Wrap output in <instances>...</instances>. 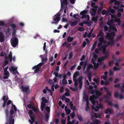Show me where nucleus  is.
I'll list each match as a JSON object with an SVG mask.
<instances>
[{
    "label": "nucleus",
    "mask_w": 124,
    "mask_h": 124,
    "mask_svg": "<svg viewBox=\"0 0 124 124\" xmlns=\"http://www.w3.org/2000/svg\"><path fill=\"white\" fill-rule=\"evenodd\" d=\"M12 108L10 111V115L9 117L8 123L9 124H14V119L13 117V114L14 113V111L16 112L17 111L15 105H13L12 103Z\"/></svg>",
    "instance_id": "obj_2"
},
{
    "label": "nucleus",
    "mask_w": 124,
    "mask_h": 124,
    "mask_svg": "<svg viewBox=\"0 0 124 124\" xmlns=\"http://www.w3.org/2000/svg\"><path fill=\"white\" fill-rule=\"evenodd\" d=\"M93 64L95 69H97L99 67L100 65L99 63H96V62H94Z\"/></svg>",
    "instance_id": "obj_28"
},
{
    "label": "nucleus",
    "mask_w": 124,
    "mask_h": 124,
    "mask_svg": "<svg viewBox=\"0 0 124 124\" xmlns=\"http://www.w3.org/2000/svg\"><path fill=\"white\" fill-rule=\"evenodd\" d=\"M93 124H101V122L99 120L96 119H95L93 121Z\"/></svg>",
    "instance_id": "obj_21"
},
{
    "label": "nucleus",
    "mask_w": 124,
    "mask_h": 124,
    "mask_svg": "<svg viewBox=\"0 0 124 124\" xmlns=\"http://www.w3.org/2000/svg\"><path fill=\"white\" fill-rule=\"evenodd\" d=\"M113 70L114 71H116V70H120L119 68H117L115 67H114L113 68Z\"/></svg>",
    "instance_id": "obj_57"
},
{
    "label": "nucleus",
    "mask_w": 124,
    "mask_h": 124,
    "mask_svg": "<svg viewBox=\"0 0 124 124\" xmlns=\"http://www.w3.org/2000/svg\"><path fill=\"white\" fill-rule=\"evenodd\" d=\"M78 79H77L74 78L73 79V81L74 82V85L75 87H77L78 85V83H77L78 81Z\"/></svg>",
    "instance_id": "obj_23"
},
{
    "label": "nucleus",
    "mask_w": 124,
    "mask_h": 124,
    "mask_svg": "<svg viewBox=\"0 0 124 124\" xmlns=\"http://www.w3.org/2000/svg\"><path fill=\"white\" fill-rule=\"evenodd\" d=\"M102 14L104 15L105 14H106V15H108V13L106 12V10H103L101 12Z\"/></svg>",
    "instance_id": "obj_37"
},
{
    "label": "nucleus",
    "mask_w": 124,
    "mask_h": 124,
    "mask_svg": "<svg viewBox=\"0 0 124 124\" xmlns=\"http://www.w3.org/2000/svg\"><path fill=\"white\" fill-rule=\"evenodd\" d=\"M121 83H120L118 84H117L116 85H114V86L116 87H118L119 88H120V85L121 84H122Z\"/></svg>",
    "instance_id": "obj_40"
},
{
    "label": "nucleus",
    "mask_w": 124,
    "mask_h": 124,
    "mask_svg": "<svg viewBox=\"0 0 124 124\" xmlns=\"http://www.w3.org/2000/svg\"><path fill=\"white\" fill-rule=\"evenodd\" d=\"M53 74L55 75V77H58V73L56 71H54Z\"/></svg>",
    "instance_id": "obj_54"
},
{
    "label": "nucleus",
    "mask_w": 124,
    "mask_h": 124,
    "mask_svg": "<svg viewBox=\"0 0 124 124\" xmlns=\"http://www.w3.org/2000/svg\"><path fill=\"white\" fill-rule=\"evenodd\" d=\"M70 116L72 118H73L75 116V113L74 112H73L72 114L71 113L70 114Z\"/></svg>",
    "instance_id": "obj_61"
},
{
    "label": "nucleus",
    "mask_w": 124,
    "mask_h": 124,
    "mask_svg": "<svg viewBox=\"0 0 124 124\" xmlns=\"http://www.w3.org/2000/svg\"><path fill=\"white\" fill-rule=\"evenodd\" d=\"M44 62H40L37 65H35L32 68V69L34 70V72L35 73H37L39 71L42 65H44Z\"/></svg>",
    "instance_id": "obj_5"
},
{
    "label": "nucleus",
    "mask_w": 124,
    "mask_h": 124,
    "mask_svg": "<svg viewBox=\"0 0 124 124\" xmlns=\"http://www.w3.org/2000/svg\"><path fill=\"white\" fill-rule=\"evenodd\" d=\"M45 120L46 121H48L49 118V115L48 114L46 113L45 114Z\"/></svg>",
    "instance_id": "obj_33"
},
{
    "label": "nucleus",
    "mask_w": 124,
    "mask_h": 124,
    "mask_svg": "<svg viewBox=\"0 0 124 124\" xmlns=\"http://www.w3.org/2000/svg\"><path fill=\"white\" fill-rule=\"evenodd\" d=\"M102 9V6L100 7L98 9L97 11V13L98 14H99L100 13Z\"/></svg>",
    "instance_id": "obj_38"
},
{
    "label": "nucleus",
    "mask_w": 124,
    "mask_h": 124,
    "mask_svg": "<svg viewBox=\"0 0 124 124\" xmlns=\"http://www.w3.org/2000/svg\"><path fill=\"white\" fill-rule=\"evenodd\" d=\"M79 74V72L78 71L75 72L73 74V79H76V77Z\"/></svg>",
    "instance_id": "obj_25"
},
{
    "label": "nucleus",
    "mask_w": 124,
    "mask_h": 124,
    "mask_svg": "<svg viewBox=\"0 0 124 124\" xmlns=\"http://www.w3.org/2000/svg\"><path fill=\"white\" fill-rule=\"evenodd\" d=\"M119 94L117 92H115L114 94V96L116 98H118L119 96Z\"/></svg>",
    "instance_id": "obj_39"
},
{
    "label": "nucleus",
    "mask_w": 124,
    "mask_h": 124,
    "mask_svg": "<svg viewBox=\"0 0 124 124\" xmlns=\"http://www.w3.org/2000/svg\"><path fill=\"white\" fill-rule=\"evenodd\" d=\"M27 107L29 109H31V108H32V105L31 104H29L27 105Z\"/></svg>",
    "instance_id": "obj_63"
},
{
    "label": "nucleus",
    "mask_w": 124,
    "mask_h": 124,
    "mask_svg": "<svg viewBox=\"0 0 124 124\" xmlns=\"http://www.w3.org/2000/svg\"><path fill=\"white\" fill-rule=\"evenodd\" d=\"M93 81L95 82L97 84H98L99 81L97 79L94 78H93Z\"/></svg>",
    "instance_id": "obj_47"
},
{
    "label": "nucleus",
    "mask_w": 124,
    "mask_h": 124,
    "mask_svg": "<svg viewBox=\"0 0 124 124\" xmlns=\"http://www.w3.org/2000/svg\"><path fill=\"white\" fill-rule=\"evenodd\" d=\"M4 55L5 58L6 59H9L12 58V53L11 52H10L9 54L8 55V56H7L6 53L4 54Z\"/></svg>",
    "instance_id": "obj_13"
},
{
    "label": "nucleus",
    "mask_w": 124,
    "mask_h": 124,
    "mask_svg": "<svg viewBox=\"0 0 124 124\" xmlns=\"http://www.w3.org/2000/svg\"><path fill=\"white\" fill-rule=\"evenodd\" d=\"M99 41L101 43L105 42V41L104 40L103 36L101 37L99 39Z\"/></svg>",
    "instance_id": "obj_19"
},
{
    "label": "nucleus",
    "mask_w": 124,
    "mask_h": 124,
    "mask_svg": "<svg viewBox=\"0 0 124 124\" xmlns=\"http://www.w3.org/2000/svg\"><path fill=\"white\" fill-rule=\"evenodd\" d=\"M78 119L80 121H83V119L81 116L80 115H78Z\"/></svg>",
    "instance_id": "obj_44"
},
{
    "label": "nucleus",
    "mask_w": 124,
    "mask_h": 124,
    "mask_svg": "<svg viewBox=\"0 0 124 124\" xmlns=\"http://www.w3.org/2000/svg\"><path fill=\"white\" fill-rule=\"evenodd\" d=\"M77 65L76 64H75L73 65L71 67L70 70H73L76 67Z\"/></svg>",
    "instance_id": "obj_48"
},
{
    "label": "nucleus",
    "mask_w": 124,
    "mask_h": 124,
    "mask_svg": "<svg viewBox=\"0 0 124 124\" xmlns=\"http://www.w3.org/2000/svg\"><path fill=\"white\" fill-rule=\"evenodd\" d=\"M45 110L48 112H49L50 111V108L48 106L46 107L45 108Z\"/></svg>",
    "instance_id": "obj_50"
},
{
    "label": "nucleus",
    "mask_w": 124,
    "mask_h": 124,
    "mask_svg": "<svg viewBox=\"0 0 124 124\" xmlns=\"http://www.w3.org/2000/svg\"><path fill=\"white\" fill-rule=\"evenodd\" d=\"M74 39L73 37H70V36H68L67 38V40L68 43L70 42H72Z\"/></svg>",
    "instance_id": "obj_20"
},
{
    "label": "nucleus",
    "mask_w": 124,
    "mask_h": 124,
    "mask_svg": "<svg viewBox=\"0 0 124 124\" xmlns=\"http://www.w3.org/2000/svg\"><path fill=\"white\" fill-rule=\"evenodd\" d=\"M95 3L94 2H92L91 3V5L92 7L94 8H96V6L95 5Z\"/></svg>",
    "instance_id": "obj_46"
},
{
    "label": "nucleus",
    "mask_w": 124,
    "mask_h": 124,
    "mask_svg": "<svg viewBox=\"0 0 124 124\" xmlns=\"http://www.w3.org/2000/svg\"><path fill=\"white\" fill-rule=\"evenodd\" d=\"M62 83L63 84H65L67 83V80L66 79H63L62 81Z\"/></svg>",
    "instance_id": "obj_53"
},
{
    "label": "nucleus",
    "mask_w": 124,
    "mask_h": 124,
    "mask_svg": "<svg viewBox=\"0 0 124 124\" xmlns=\"http://www.w3.org/2000/svg\"><path fill=\"white\" fill-rule=\"evenodd\" d=\"M73 55L72 53H70L69 55V60L72 57Z\"/></svg>",
    "instance_id": "obj_60"
},
{
    "label": "nucleus",
    "mask_w": 124,
    "mask_h": 124,
    "mask_svg": "<svg viewBox=\"0 0 124 124\" xmlns=\"http://www.w3.org/2000/svg\"><path fill=\"white\" fill-rule=\"evenodd\" d=\"M69 23L70 24V25L71 26H75L78 23V21H75L74 22L70 21H69Z\"/></svg>",
    "instance_id": "obj_17"
},
{
    "label": "nucleus",
    "mask_w": 124,
    "mask_h": 124,
    "mask_svg": "<svg viewBox=\"0 0 124 124\" xmlns=\"http://www.w3.org/2000/svg\"><path fill=\"white\" fill-rule=\"evenodd\" d=\"M12 102L11 101L9 100L8 101L7 103V108H6L5 111V113L6 114V117L7 118L8 117V105Z\"/></svg>",
    "instance_id": "obj_7"
},
{
    "label": "nucleus",
    "mask_w": 124,
    "mask_h": 124,
    "mask_svg": "<svg viewBox=\"0 0 124 124\" xmlns=\"http://www.w3.org/2000/svg\"><path fill=\"white\" fill-rule=\"evenodd\" d=\"M91 87H90V89H91V90H90L89 91V93H91L92 94H93L94 92H95V91H94V90H93V87L92 86H91Z\"/></svg>",
    "instance_id": "obj_29"
},
{
    "label": "nucleus",
    "mask_w": 124,
    "mask_h": 124,
    "mask_svg": "<svg viewBox=\"0 0 124 124\" xmlns=\"http://www.w3.org/2000/svg\"><path fill=\"white\" fill-rule=\"evenodd\" d=\"M13 30V32L12 33V35L14 36L16 34V30L15 29H14Z\"/></svg>",
    "instance_id": "obj_64"
},
{
    "label": "nucleus",
    "mask_w": 124,
    "mask_h": 124,
    "mask_svg": "<svg viewBox=\"0 0 124 124\" xmlns=\"http://www.w3.org/2000/svg\"><path fill=\"white\" fill-rule=\"evenodd\" d=\"M69 105L70 106V108H71L72 107H74V108H75V107L73 106V103L72 102L70 101L69 103Z\"/></svg>",
    "instance_id": "obj_43"
},
{
    "label": "nucleus",
    "mask_w": 124,
    "mask_h": 124,
    "mask_svg": "<svg viewBox=\"0 0 124 124\" xmlns=\"http://www.w3.org/2000/svg\"><path fill=\"white\" fill-rule=\"evenodd\" d=\"M17 68L16 67H15L13 66H12L10 67L9 69V70L10 72L12 73L14 75H16V73L15 71H17Z\"/></svg>",
    "instance_id": "obj_10"
},
{
    "label": "nucleus",
    "mask_w": 124,
    "mask_h": 124,
    "mask_svg": "<svg viewBox=\"0 0 124 124\" xmlns=\"http://www.w3.org/2000/svg\"><path fill=\"white\" fill-rule=\"evenodd\" d=\"M63 89H64L63 87L62 86L60 88V90L59 91L60 92V93H62L63 92V91H64Z\"/></svg>",
    "instance_id": "obj_56"
},
{
    "label": "nucleus",
    "mask_w": 124,
    "mask_h": 124,
    "mask_svg": "<svg viewBox=\"0 0 124 124\" xmlns=\"http://www.w3.org/2000/svg\"><path fill=\"white\" fill-rule=\"evenodd\" d=\"M4 75L5 76L3 77L4 79H7L9 76V73L8 71H4Z\"/></svg>",
    "instance_id": "obj_14"
},
{
    "label": "nucleus",
    "mask_w": 124,
    "mask_h": 124,
    "mask_svg": "<svg viewBox=\"0 0 124 124\" xmlns=\"http://www.w3.org/2000/svg\"><path fill=\"white\" fill-rule=\"evenodd\" d=\"M120 2V1H116L115 2L114 4L115 5H119Z\"/></svg>",
    "instance_id": "obj_59"
},
{
    "label": "nucleus",
    "mask_w": 124,
    "mask_h": 124,
    "mask_svg": "<svg viewBox=\"0 0 124 124\" xmlns=\"http://www.w3.org/2000/svg\"><path fill=\"white\" fill-rule=\"evenodd\" d=\"M46 103L44 102H42L41 104V107L44 108L45 106L46 105Z\"/></svg>",
    "instance_id": "obj_49"
},
{
    "label": "nucleus",
    "mask_w": 124,
    "mask_h": 124,
    "mask_svg": "<svg viewBox=\"0 0 124 124\" xmlns=\"http://www.w3.org/2000/svg\"><path fill=\"white\" fill-rule=\"evenodd\" d=\"M30 116L31 119V121H35V118L34 116L31 115H30Z\"/></svg>",
    "instance_id": "obj_51"
},
{
    "label": "nucleus",
    "mask_w": 124,
    "mask_h": 124,
    "mask_svg": "<svg viewBox=\"0 0 124 124\" xmlns=\"http://www.w3.org/2000/svg\"><path fill=\"white\" fill-rule=\"evenodd\" d=\"M10 43L12 46L14 47H15L18 44V39L16 37L13 38L10 40Z\"/></svg>",
    "instance_id": "obj_4"
},
{
    "label": "nucleus",
    "mask_w": 124,
    "mask_h": 124,
    "mask_svg": "<svg viewBox=\"0 0 124 124\" xmlns=\"http://www.w3.org/2000/svg\"><path fill=\"white\" fill-rule=\"evenodd\" d=\"M65 111H66V114L67 115L69 114L71 112L70 110V109H69L66 110L65 109Z\"/></svg>",
    "instance_id": "obj_55"
},
{
    "label": "nucleus",
    "mask_w": 124,
    "mask_h": 124,
    "mask_svg": "<svg viewBox=\"0 0 124 124\" xmlns=\"http://www.w3.org/2000/svg\"><path fill=\"white\" fill-rule=\"evenodd\" d=\"M61 14H59L56 15H55L54 17L53 20L55 21V23L57 24L59 21L60 20V16Z\"/></svg>",
    "instance_id": "obj_6"
},
{
    "label": "nucleus",
    "mask_w": 124,
    "mask_h": 124,
    "mask_svg": "<svg viewBox=\"0 0 124 124\" xmlns=\"http://www.w3.org/2000/svg\"><path fill=\"white\" fill-rule=\"evenodd\" d=\"M59 120L58 118H56L55 119V124H58L59 122Z\"/></svg>",
    "instance_id": "obj_62"
},
{
    "label": "nucleus",
    "mask_w": 124,
    "mask_h": 124,
    "mask_svg": "<svg viewBox=\"0 0 124 124\" xmlns=\"http://www.w3.org/2000/svg\"><path fill=\"white\" fill-rule=\"evenodd\" d=\"M113 110H111L110 108H107L106 109L105 111V114L109 113V114H112L113 113Z\"/></svg>",
    "instance_id": "obj_15"
},
{
    "label": "nucleus",
    "mask_w": 124,
    "mask_h": 124,
    "mask_svg": "<svg viewBox=\"0 0 124 124\" xmlns=\"http://www.w3.org/2000/svg\"><path fill=\"white\" fill-rule=\"evenodd\" d=\"M109 29L110 30H112L114 31H117L116 28L113 26H110L109 27Z\"/></svg>",
    "instance_id": "obj_27"
},
{
    "label": "nucleus",
    "mask_w": 124,
    "mask_h": 124,
    "mask_svg": "<svg viewBox=\"0 0 124 124\" xmlns=\"http://www.w3.org/2000/svg\"><path fill=\"white\" fill-rule=\"evenodd\" d=\"M108 31V32L106 34V37L107 39L109 40V41L108 42L110 45L112 46L114 44L113 38L115 36V34L114 32Z\"/></svg>",
    "instance_id": "obj_3"
},
{
    "label": "nucleus",
    "mask_w": 124,
    "mask_h": 124,
    "mask_svg": "<svg viewBox=\"0 0 124 124\" xmlns=\"http://www.w3.org/2000/svg\"><path fill=\"white\" fill-rule=\"evenodd\" d=\"M108 11H109L111 14H113L115 12V10L112 8H110Z\"/></svg>",
    "instance_id": "obj_45"
},
{
    "label": "nucleus",
    "mask_w": 124,
    "mask_h": 124,
    "mask_svg": "<svg viewBox=\"0 0 124 124\" xmlns=\"http://www.w3.org/2000/svg\"><path fill=\"white\" fill-rule=\"evenodd\" d=\"M82 77H80L78 78V83H79V88L80 89H81L82 88L83 82L82 81Z\"/></svg>",
    "instance_id": "obj_12"
},
{
    "label": "nucleus",
    "mask_w": 124,
    "mask_h": 124,
    "mask_svg": "<svg viewBox=\"0 0 124 124\" xmlns=\"http://www.w3.org/2000/svg\"><path fill=\"white\" fill-rule=\"evenodd\" d=\"M96 57H94V58H92L91 60V62L93 64L94 62H94L96 60Z\"/></svg>",
    "instance_id": "obj_52"
},
{
    "label": "nucleus",
    "mask_w": 124,
    "mask_h": 124,
    "mask_svg": "<svg viewBox=\"0 0 124 124\" xmlns=\"http://www.w3.org/2000/svg\"><path fill=\"white\" fill-rule=\"evenodd\" d=\"M104 34L103 33V31L102 30H100L99 33L97 35V37H99L100 36H103Z\"/></svg>",
    "instance_id": "obj_26"
},
{
    "label": "nucleus",
    "mask_w": 124,
    "mask_h": 124,
    "mask_svg": "<svg viewBox=\"0 0 124 124\" xmlns=\"http://www.w3.org/2000/svg\"><path fill=\"white\" fill-rule=\"evenodd\" d=\"M120 90L122 93L124 92V83L122 84V85L121 87L120 86Z\"/></svg>",
    "instance_id": "obj_30"
},
{
    "label": "nucleus",
    "mask_w": 124,
    "mask_h": 124,
    "mask_svg": "<svg viewBox=\"0 0 124 124\" xmlns=\"http://www.w3.org/2000/svg\"><path fill=\"white\" fill-rule=\"evenodd\" d=\"M2 100L4 101L2 107L4 108L6 105L7 101L8 99V98L7 96L4 95L2 98Z\"/></svg>",
    "instance_id": "obj_8"
},
{
    "label": "nucleus",
    "mask_w": 124,
    "mask_h": 124,
    "mask_svg": "<svg viewBox=\"0 0 124 124\" xmlns=\"http://www.w3.org/2000/svg\"><path fill=\"white\" fill-rule=\"evenodd\" d=\"M62 46L67 48H68L70 47V44L68 43L67 42H65L63 44H62Z\"/></svg>",
    "instance_id": "obj_22"
},
{
    "label": "nucleus",
    "mask_w": 124,
    "mask_h": 124,
    "mask_svg": "<svg viewBox=\"0 0 124 124\" xmlns=\"http://www.w3.org/2000/svg\"><path fill=\"white\" fill-rule=\"evenodd\" d=\"M22 88L23 92L27 93H30V89L29 86H27L26 87H24L23 86H22Z\"/></svg>",
    "instance_id": "obj_11"
},
{
    "label": "nucleus",
    "mask_w": 124,
    "mask_h": 124,
    "mask_svg": "<svg viewBox=\"0 0 124 124\" xmlns=\"http://www.w3.org/2000/svg\"><path fill=\"white\" fill-rule=\"evenodd\" d=\"M93 66L92 64H89L88 65L86 69V71L87 72H89L91 68H93Z\"/></svg>",
    "instance_id": "obj_18"
},
{
    "label": "nucleus",
    "mask_w": 124,
    "mask_h": 124,
    "mask_svg": "<svg viewBox=\"0 0 124 124\" xmlns=\"http://www.w3.org/2000/svg\"><path fill=\"white\" fill-rule=\"evenodd\" d=\"M95 95L90 96L89 100L92 104V109L97 111L100 108H102V107L101 104H98V101L95 100V99H96L98 96H100L101 94V93L96 90H95Z\"/></svg>",
    "instance_id": "obj_1"
},
{
    "label": "nucleus",
    "mask_w": 124,
    "mask_h": 124,
    "mask_svg": "<svg viewBox=\"0 0 124 124\" xmlns=\"http://www.w3.org/2000/svg\"><path fill=\"white\" fill-rule=\"evenodd\" d=\"M108 56V55L107 54H106V56H104L100 58H98L97 60V62H99L101 64V62L104 60V59L107 58Z\"/></svg>",
    "instance_id": "obj_9"
},
{
    "label": "nucleus",
    "mask_w": 124,
    "mask_h": 124,
    "mask_svg": "<svg viewBox=\"0 0 124 124\" xmlns=\"http://www.w3.org/2000/svg\"><path fill=\"white\" fill-rule=\"evenodd\" d=\"M4 37L3 34L1 32H0V42H2L4 41Z\"/></svg>",
    "instance_id": "obj_16"
},
{
    "label": "nucleus",
    "mask_w": 124,
    "mask_h": 124,
    "mask_svg": "<svg viewBox=\"0 0 124 124\" xmlns=\"http://www.w3.org/2000/svg\"><path fill=\"white\" fill-rule=\"evenodd\" d=\"M104 31H106L108 30V31H110V30H108V28L107 26H106V25L105 26H104ZM108 32H109V31H108Z\"/></svg>",
    "instance_id": "obj_34"
},
{
    "label": "nucleus",
    "mask_w": 124,
    "mask_h": 124,
    "mask_svg": "<svg viewBox=\"0 0 124 124\" xmlns=\"http://www.w3.org/2000/svg\"><path fill=\"white\" fill-rule=\"evenodd\" d=\"M101 113H95L94 114V116L96 118H97L98 117L100 118L101 117Z\"/></svg>",
    "instance_id": "obj_24"
},
{
    "label": "nucleus",
    "mask_w": 124,
    "mask_h": 124,
    "mask_svg": "<svg viewBox=\"0 0 124 124\" xmlns=\"http://www.w3.org/2000/svg\"><path fill=\"white\" fill-rule=\"evenodd\" d=\"M97 42H94V44L92 46V48L91 49V50L92 51L94 49L96 45Z\"/></svg>",
    "instance_id": "obj_31"
},
{
    "label": "nucleus",
    "mask_w": 124,
    "mask_h": 124,
    "mask_svg": "<svg viewBox=\"0 0 124 124\" xmlns=\"http://www.w3.org/2000/svg\"><path fill=\"white\" fill-rule=\"evenodd\" d=\"M10 26L13 29H15L16 27L15 24L14 23H12L10 25Z\"/></svg>",
    "instance_id": "obj_35"
},
{
    "label": "nucleus",
    "mask_w": 124,
    "mask_h": 124,
    "mask_svg": "<svg viewBox=\"0 0 124 124\" xmlns=\"http://www.w3.org/2000/svg\"><path fill=\"white\" fill-rule=\"evenodd\" d=\"M41 99L42 101V102H44L45 103L47 102V100L45 97H42Z\"/></svg>",
    "instance_id": "obj_41"
},
{
    "label": "nucleus",
    "mask_w": 124,
    "mask_h": 124,
    "mask_svg": "<svg viewBox=\"0 0 124 124\" xmlns=\"http://www.w3.org/2000/svg\"><path fill=\"white\" fill-rule=\"evenodd\" d=\"M87 13V10H84L81 12L80 14L81 15H85V14H86Z\"/></svg>",
    "instance_id": "obj_36"
},
{
    "label": "nucleus",
    "mask_w": 124,
    "mask_h": 124,
    "mask_svg": "<svg viewBox=\"0 0 124 124\" xmlns=\"http://www.w3.org/2000/svg\"><path fill=\"white\" fill-rule=\"evenodd\" d=\"M115 22L118 23L120 21V19L119 18H115Z\"/></svg>",
    "instance_id": "obj_58"
},
{
    "label": "nucleus",
    "mask_w": 124,
    "mask_h": 124,
    "mask_svg": "<svg viewBox=\"0 0 124 124\" xmlns=\"http://www.w3.org/2000/svg\"><path fill=\"white\" fill-rule=\"evenodd\" d=\"M70 89L73 91L75 92L78 90V88L77 87H75V88H73L72 87H70Z\"/></svg>",
    "instance_id": "obj_32"
},
{
    "label": "nucleus",
    "mask_w": 124,
    "mask_h": 124,
    "mask_svg": "<svg viewBox=\"0 0 124 124\" xmlns=\"http://www.w3.org/2000/svg\"><path fill=\"white\" fill-rule=\"evenodd\" d=\"M78 30L80 31H83L84 30V28L83 27H79L78 29Z\"/></svg>",
    "instance_id": "obj_42"
}]
</instances>
